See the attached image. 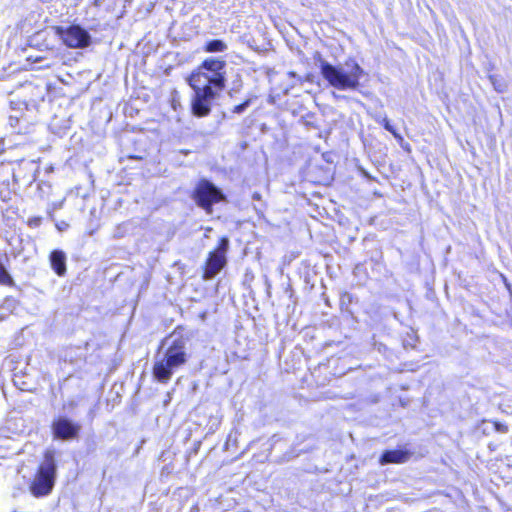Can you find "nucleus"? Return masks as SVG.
<instances>
[{
	"instance_id": "nucleus-15",
	"label": "nucleus",
	"mask_w": 512,
	"mask_h": 512,
	"mask_svg": "<svg viewBox=\"0 0 512 512\" xmlns=\"http://www.w3.org/2000/svg\"><path fill=\"white\" fill-rule=\"evenodd\" d=\"M380 124L382 125V127L387 130L388 132H390L396 139L398 140H402V136L397 132V130L394 128V126H392L390 124V121L387 119V118H383L381 121H380Z\"/></svg>"
},
{
	"instance_id": "nucleus-4",
	"label": "nucleus",
	"mask_w": 512,
	"mask_h": 512,
	"mask_svg": "<svg viewBox=\"0 0 512 512\" xmlns=\"http://www.w3.org/2000/svg\"><path fill=\"white\" fill-rule=\"evenodd\" d=\"M320 72L323 78L334 88L338 90L352 89L356 90L360 86V79L364 76L363 68L355 61L350 66L348 73L343 72L340 68L322 61L320 64Z\"/></svg>"
},
{
	"instance_id": "nucleus-1",
	"label": "nucleus",
	"mask_w": 512,
	"mask_h": 512,
	"mask_svg": "<svg viewBox=\"0 0 512 512\" xmlns=\"http://www.w3.org/2000/svg\"><path fill=\"white\" fill-rule=\"evenodd\" d=\"M226 62L220 58L208 57L197 65L186 81L193 90L190 110L197 118L207 117L213 103L226 89Z\"/></svg>"
},
{
	"instance_id": "nucleus-11",
	"label": "nucleus",
	"mask_w": 512,
	"mask_h": 512,
	"mask_svg": "<svg viewBox=\"0 0 512 512\" xmlns=\"http://www.w3.org/2000/svg\"><path fill=\"white\" fill-rule=\"evenodd\" d=\"M50 265L53 271L60 277L67 272L66 255L62 250L55 249L49 255Z\"/></svg>"
},
{
	"instance_id": "nucleus-2",
	"label": "nucleus",
	"mask_w": 512,
	"mask_h": 512,
	"mask_svg": "<svg viewBox=\"0 0 512 512\" xmlns=\"http://www.w3.org/2000/svg\"><path fill=\"white\" fill-rule=\"evenodd\" d=\"M187 362L188 353L185 339L182 336L174 338L164 349L162 357L154 362L153 377L158 382L166 384L170 381L173 373Z\"/></svg>"
},
{
	"instance_id": "nucleus-17",
	"label": "nucleus",
	"mask_w": 512,
	"mask_h": 512,
	"mask_svg": "<svg viewBox=\"0 0 512 512\" xmlns=\"http://www.w3.org/2000/svg\"><path fill=\"white\" fill-rule=\"evenodd\" d=\"M250 104V100L249 99H246L245 101H243L242 103L238 104V105H235L232 109V112L233 113H236V114H240L242 113Z\"/></svg>"
},
{
	"instance_id": "nucleus-12",
	"label": "nucleus",
	"mask_w": 512,
	"mask_h": 512,
	"mask_svg": "<svg viewBox=\"0 0 512 512\" xmlns=\"http://www.w3.org/2000/svg\"><path fill=\"white\" fill-rule=\"evenodd\" d=\"M203 49L207 53L224 52L227 45L220 39H213L206 42Z\"/></svg>"
},
{
	"instance_id": "nucleus-10",
	"label": "nucleus",
	"mask_w": 512,
	"mask_h": 512,
	"mask_svg": "<svg viewBox=\"0 0 512 512\" xmlns=\"http://www.w3.org/2000/svg\"><path fill=\"white\" fill-rule=\"evenodd\" d=\"M412 453L403 448V449H390L385 450L379 457L380 465H388V464H403L410 460Z\"/></svg>"
},
{
	"instance_id": "nucleus-18",
	"label": "nucleus",
	"mask_w": 512,
	"mask_h": 512,
	"mask_svg": "<svg viewBox=\"0 0 512 512\" xmlns=\"http://www.w3.org/2000/svg\"><path fill=\"white\" fill-rule=\"evenodd\" d=\"M42 222V217L40 216H33V217H30L26 224L30 227V228H36L38 226H40Z\"/></svg>"
},
{
	"instance_id": "nucleus-3",
	"label": "nucleus",
	"mask_w": 512,
	"mask_h": 512,
	"mask_svg": "<svg viewBox=\"0 0 512 512\" xmlns=\"http://www.w3.org/2000/svg\"><path fill=\"white\" fill-rule=\"evenodd\" d=\"M57 465L54 452L46 450L43 453V461L38 465L28 490L35 498H43L51 494L55 486Z\"/></svg>"
},
{
	"instance_id": "nucleus-7",
	"label": "nucleus",
	"mask_w": 512,
	"mask_h": 512,
	"mask_svg": "<svg viewBox=\"0 0 512 512\" xmlns=\"http://www.w3.org/2000/svg\"><path fill=\"white\" fill-rule=\"evenodd\" d=\"M51 431L55 439L69 441L79 437L81 425L67 417L59 416L52 421Z\"/></svg>"
},
{
	"instance_id": "nucleus-5",
	"label": "nucleus",
	"mask_w": 512,
	"mask_h": 512,
	"mask_svg": "<svg viewBox=\"0 0 512 512\" xmlns=\"http://www.w3.org/2000/svg\"><path fill=\"white\" fill-rule=\"evenodd\" d=\"M190 197L196 206L207 214L213 212L214 205L226 201L223 191L206 178H201L196 182Z\"/></svg>"
},
{
	"instance_id": "nucleus-6",
	"label": "nucleus",
	"mask_w": 512,
	"mask_h": 512,
	"mask_svg": "<svg viewBox=\"0 0 512 512\" xmlns=\"http://www.w3.org/2000/svg\"><path fill=\"white\" fill-rule=\"evenodd\" d=\"M53 31L67 48H85L91 44L90 34L78 24L54 26Z\"/></svg>"
},
{
	"instance_id": "nucleus-8",
	"label": "nucleus",
	"mask_w": 512,
	"mask_h": 512,
	"mask_svg": "<svg viewBox=\"0 0 512 512\" xmlns=\"http://www.w3.org/2000/svg\"><path fill=\"white\" fill-rule=\"evenodd\" d=\"M39 173V165L32 160H20L13 169V180L16 183L30 185L35 182Z\"/></svg>"
},
{
	"instance_id": "nucleus-19",
	"label": "nucleus",
	"mask_w": 512,
	"mask_h": 512,
	"mask_svg": "<svg viewBox=\"0 0 512 512\" xmlns=\"http://www.w3.org/2000/svg\"><path fill=\"white\" fill-rule=\"evenodd\" d=\"M43 67H44V68H50V67H51V65H50V64H46V65H44Z\"/></svg>"
},
{
	"instance_id": "nucleus-9",
	"label": "nucleus",
	"mask_w": 512,
	"mask_h": 512,
	"mask_svg": "<svg viewBox=\"0 0 512 512\" xmlns=\"http://www.w3.org/2000/svg\"><path fill=\"white\" fill-rule=\"evenodd\" d=\"M226 265L227 256L217 255L209 252L201 267L202 280H212L226 267Z\"/></svg>"
},
{
	"instance_id": "nucleus-13",
	"label": "nucleus",
	"mask_w": 512,
	"mask_h": 512,
	"mask_svg": "<svg viewBox=\"0 0 512 512\" xmlns=\"http://www.w3.org/2000/svg\"><path fill=\"white\" fill-rule=\"evenodd\" d=\"M15 192L9 181L0 182V200L7 203L12 200Z\"/></svg>"
},
{
	"instance_id": "nucleus-14",
	"label": "nucleus",
	"mask_w": 512,
	"mask_h": 512,
	"mask_svg": "<svg viewBox=\"0 0 512 512\" xmlns=\"http://www.w3.org/2000/svg\"><path fill=\"white\" fill-rule=\"evenodd\" d=\"M228 249H229V239L226 236H222L221 238H219L214 249L211 250L210 252L217 254V255L226 256Z\"/></svg>"
},
{
	"instance_id": "nucleus-16",
	"label": "nucleus",
	"mask_w": 512,
	"mask_h": 512,
	"mask_svg": "<svg viewBox=\"0 0 512 512\" xmlns=\"http://www.w3.org/2000/svg\"><path fill=\"white\" fill-rule=\"evenodd\" d=\"M490 423L493 425V428L496 432L507 433L509 431V427L506 423L497 420H492Z\"/></svg>"
}]
</instances>
